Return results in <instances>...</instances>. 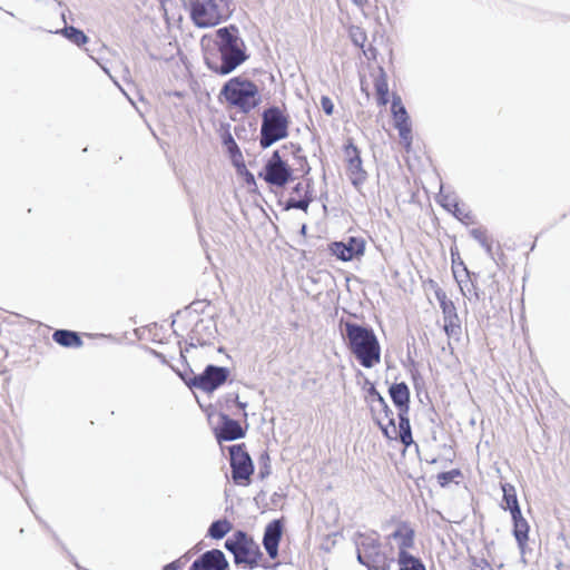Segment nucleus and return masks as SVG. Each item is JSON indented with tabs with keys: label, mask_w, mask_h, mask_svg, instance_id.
<instances>
[{
	"label": "nucleus",
	"mask_w": 570,
	"mask_h": 570,
	"mask_svg": "<svg viewBox=\"0 0 570 570\" xmlns=\"http://www.w3.org/2000/svg\"><path fill=\"white\" fill-rule=\"evenodd\" d=\"M347 345L357 362L365 368L381 363V345L372 328L346 322Z\"/></svg>",
	"instance_id": "nucleus-1"
},
{
	"label": "nucleus",
	"mask_w": 570,
	"mask_h": 570,
	"mask_svg": "<svg viewBox=\"0 0 570 570\" xmlns=\"http://www.w3.org/2000/svg\"><path fill=\"white\" fill-rule=\"evenodd\" d=\"M219 96L227 108L244 115L252 112L262 102L258 86L244 76H236L227 80L222 87Z\"/></svg>",
	"instance_id": "nucleus-2"
},
{
	"label": "nucleus",
	"mask_w": 570,
	"mask_h": 570,
	"mask_svg": "<svg viewBox=\"0 0 570 570\" xmlns=\"http://www.w3.org/2000/svg\"><path fill=\"white\" fill-rule=\"evenodd\" d=\"M235 26L224 27L216 31L222 63L215 68L220 75H227L246 60L245 52L239 47V38Z\"/></svg>",
	"instance_id": "nucleus-3"
},
{
	"label": "nucleus",
	"mask_w": 570,
	"mask_h": 570,
	"mask_svg": "<svg viewBox=\"0 0 570 570\" xmlns=\"http://www.w3.org/2000/svg\"><path fill=\"white\" fill-rule=\"evenodd\" d=\"M289 124L291 118L285 107L271 106L266 108L262 115L261 146L267 148L276 141L285 139L288 136Z\"/></svg>",
	"instance_id": "nucleus-4"
},
{
	"label": "nucleus",
	"mask_w": 570,
	"mask_h": 570,
	"mask_svg": "<svg viewBox=\"0 0 570 570\" xmlns=\"http://www.w3.org/2000/svg\"><path fill=\"white\" fill-rule=\"evenodd\" d=\"M225 548L233 553L236 564L255 569L263 566V552L259 544L244 531H236L225 541Z\"/></svg>",
	"instance_id": "nucleus-5"
},
{
	"label": "nucleus",
	"mask_w": 570,
	"mask_h": 570,
	"mask_svg": "<svg viewBox=\"0 0 570 570\" xmlns=\"http://www.w3.org/2000/svg\"><path fill=\"white\" fill-rule=\"evenodd\" d=\"M229 3L230 0H195L190 18L199 28L214 27L229 17Z\"/></svg>",
	"instance_id": "nucleus-6"
},
{
	"label": "nucleus",
	"mask_w": 570,
	"mask_h": 570,
	"mask_svg": "<svg viewBox=\"0 0 570 570\" xmlns=\"http://www.w3.org/2000/svg\"><path fill=\"white\" fill-rule=\"evenodd\" d=\"M357 560L370 570H390L394 558L371 535H362L357 546Z\"/></svg>",
	"instance_id": "nucleus-7"
},
{
	"label": "nucleus",
	"mask_w": 570,
	"mask_h": 570,
	"mask_svg": "<svg viewBox=\"0 0 570 570\" xmlns=\"http://www.w3.org/2000/svg\"><path fill=\"white\" fill-rule=\"evenodd\" d=\"M390 396L397 409L400 419V440L405 445L412 444V432L409 419L410 412V389L404 383H394L389 389Z\"/></svg>",
	"instance_id": "nucleus-8"
},
{
	"label": "nucleus",
	"mask_w": 570,
	"mask_h": 570,
	"mask_svg": "<svg viewBox=\"0 0 570 570\" xmlns=\"http://www.w3.org/2000/svg\"><path fill=\"white\" fill-rule=\"evenodd\" d=\"M229 455L234 483L243 487L249 485L254 473V464L246 451L245 444L232 445L229 448Z\"/></svg>",
	"instance_id": "nucleus-9"
},
{
	"label": "nucleus",
	"mask_w": 570,
	"mask_h": 570,
	"mask_svg": "<svg viewBox=\"0 0 570 570\" xmlns=\"http://www.w3.org/2000/svg\"><path fill=\"white\" fill-rule=\"evenodd\" d=\"M371 411L385 436L389 439L400 438V429H396L392 410L374 389L372 390Z\"/></svg>",
	"instance_id": "nucleus-10"
},
{
	"label": "nucleus",
	"mask_w": 570,
	"mask_h": 570,
	"mask_svg": "<svg viewBox=\"0 0 570 570\" xmlns=\"http://www.w3.org/2000/svg\"><path fill=\"white\" fill-rule=\"evenodd\" d=\"M361 89L366 97H370L373 89L379 106L385 107L390 100L387 76L382 67L371 69L368 75L361 79Z\"/></svg>",
	"instance_id": "nucleus-11"
},
{
	"label": "nucleus",
	"mask_w": 570,
	"mask_h": 570,
	"mask_svg": "<svg viewBox=\"0 0 570 570\" xmlns=\"http://www.w3.org/2000/svg\"><path fill=\"white\" fill-rule=\"evenodd\" d=\"M228 377V370L208 365L202 374L193 375L186 383L194 389L210 393L223 385Z\"/></svg>",
	"instance_id": "nucleus-12"
},
{
	"label": "nucleus",
	"mask_w": 570,
	"mask_h": 570,
	"mask_svg": "<svg viewBox=\"0 0 570 570\" xmlns=\"http://www.w3.org/2000/svg\"><path fill=\"white\" fill-rule=\"evenodd\" d=\"M269 185L283 187L292 177V168L284 161L276 150L265 165L264 173L259 174Z\"/></svg>",
	"instance_id": "nucleus-13"
},
{
	"label": "nucleus",
	"mask_w": 570,
	"mask_h": 570,
	"mask_svg": "<svg viewBox=\"0 0 570 570\" xmlns=\"http://www.w3.org/2000/svg\"><path fill=\"white\" fill-rule=\"evenodd\" d=\"M391 111L393 115L394 126L399 130L400 142L405 151L410 153L413 140L412 128L409 115L400 96H393Z\"/></svg>",
	"instance_id": "nucleus-14"
},
{
	"label": "nucleus",
	"mask_w": 570,
	"mask_h": 570,
	"mask_svg": "<svg viewBox=\"0 0 570 570\" xmlns=\"http://www.w3.org/2000/svg\"><path fill=\"white\" fill-rule=\"evenodd\" d=\"M366 242L363 237L351 236L346 242H333L330 249L342 262L361 258L365 253Z\"/></svg>",
	"instance_id": "nucleus-15"
},
{
	"label": "nucleus",
	"mask_w": 570,
	"mask_h": 570,
	"mask_svg": "<svg viewBox=\"0 0 570 570\" xmlns=\"http://www.w3.org/2000/svg\"><path fill=\"white\" fill-rule=\"evenodd\" d=\"M344 154L347 176L355 187H360L366 180L367 174L363 169L360 150L351 139L344 146Z\"/></svg>",
	"instance_id": "nucleus-16"
},
{
	"label": "nucleus",
	"mask_w": 570,
	"mask_h": 570,
	"mask_svg": "<svg viewBox=\"0 0 570 570\" xmlns=\"http://www.w3.org/2000/svg\"><path fill=\"white\" fill-rule=\"evenodd\" d=\"M439 204L446 212L451 213L458 220L464 225L474 224V215L472 212L462 204L459 198L453 194H440Z\"/></svg>",
	"instance_id": "nucleus-17"
},
{
	"label": "nucleus",
	"mask_w": 570,
	"mask_h": 570,
	"mask_svg": "<svg viewBox=\"0 0 570 570\" xmlns=\"http://www.w3.org/2000/svg\"><path fill=\"white\" fill-rule=\"evenodd\" d=\"M227 568L228 561L225 554L218 549H213L196 559L188 570H226Z\"/></svg>",
	"instance_id": "nucleus-18"
},
{
	"label": "nucleus",
	"mask_w": 570,
	"mask_h": 570,
	"mask_svg": "<svg viewBox=\"0 0 570 570\" xmlns=\"http://www.w3.org/2000/svg\"><path fill=\"white\" fill-rule=\"evenodd\" d=\"M415 539V531L412 525L406 521H399L394 531L387 535V540L396 542L399 553L409 552L413 548Z\"/></svg>",
	"instance_id": "nucleus-19"
},
{
	"label": "nucleus",
	"mask_w": 570,
	"mask_h": 570,
	"mask_svg": "<svg viewBox=\"0 0 570 570\" xmlns=\"http://www.w3.org/2000/svg\"><path fill=\"white\" fill-rule=\"evenodd\" d=\"M451 268L453 277L456 281L462 294H464V287L471 282L470 272L460 256L458 248H451Z\"/></svg>",
	"instance_id": "nucleus-20"
},
{
	"label": "nucleus",
	"mask_w": 570,
	"mask_h": 570,
	"mask_svg": "<svg viewBox=\"0 0 570 570\" xmlns=\"http://www.w3.org/2000/svg\"><path fill=\"white\" fill-rule=\"evenodd\" d=\"M313 198L311 195V190L307 185H303L298 183L293 191L291 197L287 200V208L301 209L303 212H307L309 204Z\"/></svg>",
	"instance_id": "nucleus-21"
},
{
	"label": "nucleus",
	"mask_w": 570,
	"mask_h": 570,
	"mask_svg": "<svg viewBox=\"0 0 570 570\" xmlns=\"http://www.w3.org/2000/svg\"><path fill=\"white\" fill-rule=\"evenodd\" d=\"M244 435L245 431L237 421L229 419L227 415L222 416V425L216 433L219 441H233L240 439Z\"/></svg>",
	"instance_id": "nucleus-22"
},
{
	"label": "nucleus",
	"mask_w": 570,
	"mask_h": 570,
	"mask_svg": "<svg viewBox=\"0 0 570 570\" xmlns=\"http://www.w3.org/2000/svg\"><path fill=\"white\" fill-rule=\"evenodd\" d=\"M282 537V529L278 521L269 523L265 530L263 543L272 559H275L278 553V544Z\"/></svg>",
	"instance_id": "nucleus-23"
},
{
	"label": "nucleus",
	"mask_w": 570,
	"mask_h": 570,
	"mask_svg": "<svg viewBox=\"0 0 570 570\" xmlns=\"http://www.w3.org/2000/svg\"><path fill=\"white\" fill-rule=\"evenodd\" d=\"M195 318L196 316L190 312H178L171 322L174 333L179 337L188 336L190 326L195 323Z\"/></svg>",
	"instance_id": "nucleus-24"
},
{
	"label": "nucleus",
	"mask_w": 570,
	"mask_h": 570,
	"mask_svg": "<svg viewBox=\"0 0 570 570\" xmlns=\"http://www.w3.org/2000/svg\"><path fill=\"white\" fill-rule=\"evenodd\" d=\"M513 520V535L521 549H523L529 540V523L528 521L522 517V513L519 512V514H511Z\"/></svg>",
	"instance_id": "nucleus-25"
},
{
	"label": "nucleus",
	"mask_w": 570,
	"mask_h": 570,
	"mask_svg": "<svg viewBox=\"0 0 570 570\" xmlns=\"http://www.w3.org/2000/svg\"><path fill=\"white\" fill-rule=\"evenodd\" d=\"M52 340L63 347H80L82 340L77 332L69 330H57L52 334Z\"/></svg>",
	"instance_id": "nucleus-26"
},
{
	"label": "nucleus",
	"mask_w": 570,
	"mask_h": 570,
	"mask_svg": "<svg viewBox=\"0 0 570 570\" xmlns=\"http://www.w3.org/2000/svg\"><path fill=\"white\" fill-rule=\"evenodd\" d=\"M503 499L501 503V508L503 510H509L511 514H519L521 509L519 507L517 492L513 485L509 483L502 484Z\"/></svg>",
	"instance_id": "nucleus-27"
},
{
	"label": "nucleus",
	"mask_w": 570,
	"mask_h": 570,
	"mask_svg": "<svg viewBox=\"0 0 570 570\" xmlns=\"http://www.w3.org/2000/svg\"><path fill=\"white\" fill-rule=\"evenodd\" d=\"M443 330L449 338L458 340L460 337L462 326L458 312L443 316Z\"/></svg>",
	"instance_id": "nucleus-28"
},
{
	"label": "nucleus",
	"mask_w": 570,
	"mask_h": 570,
	"mask_svg": "<svg viewBox=\"0 0 570 570\" xmlns=\"http://www.w3.org/2000/svg\"><path fill=\"white\" fill-rule=\"evenodd\" d=\"M232 529L233 524L227 519L216 520L210 524L208 535L213 539L219 540L230 532Z\"/></svg>",
	"instance_id": "nucleus-29"
},
{
	"label": "nucleus",
	"mask_w": 570,
	"mask_h": 570,
	"mask_svg": "<svg viewBox=\"0 0 570 570\" xmlns=\"http://www.w3.org/2000/svg\"><path fill=\"white\" fill-rule=\"evenodd\" d=\"M397 562L399 570H425L423 562L409 552L399 553Z\"/></svg>",
	"instance_id": "nucleus-30"
},
{
	"label": "nucleus",
	"mask_w": 570,
	"mask_h": 570,
	"mask_svg": "<svg viewBox=\"0 0 570 570\" xmlns=\"http://www.w3.org/2000/svg\"><path fill=\"white\" fill-rule=\"evenodd\" d=\"M463 479V473L460 469H452L446 472H441L436 475L438 484L441 488L448 487L450 483H459Z\"/></svg>",
	"instance_id": "nucleus-31"
},
{
	"label": "nucleus",
	"mask_w": 570,
	"mask_h": 570,
	"mask_svg": "<svg viewBox=\"0 0 570 570\" xmlns=\"http://www.w3.org/2000/svg\"><path fill=\"white\" fill-rule=\"evenodd\" d=\"M435 297L440 304L443 316L456 313V307L453 301L448 297L446 293L442 288L438 287L435 289Z\"/></svg>",
	"instance_id": "nucleus-32"
},
{
	"label": "nucleus",
	"mask_w": 570,
	"mask_h": 570,
	"mask_svg": "<svg viewBox=\"0 0 570 570\" xmlns=\"http://www.w3.org/2000/svg\"><path fill=\"white\" fill-rule=\"evenodd\" d=\"M470 234L488 252L492 249V238L485 228H473Z\"/></svg>",
	"instance_id": "nucleus-33"
},
{
	"label": "nucleus",
	"mask_w": 570,
	"mask_h": 570,
	"mask_svg": "<svg viewBox=\"0 0 570 570\" xmlns=\"http://www.w3.org/2000/svg\"><path fill=\"white\" fill-rule=\"evenodd\" d=\"M65 32L68 39H70L77 46H82L88 40L87 36L81 30L76 29L73 27L66 28Z\"/></svg>",
	"instance_id": "nucleus-34"
},
{
	"label": "nucleus",
	"mask_w": 570,
	"mask_h": 570,
	"mask_svg": "<svg viewBox=\"0 0 570 570\" xmlns=\"http://www.w3.org/2000/svg\"><path fill=\"white\" fill-rule=\"evenodd\" d=\"M223 142L227 149V151L230 154L232 157H242L240 149L233 138V136L229 132H226L223 137Z\"/></svg>",
	"instance_id": "nucleus-35"
},
{
	"label": "nucleus",
	"mask_w": 570,
	"mask_h": 570,
	"mask_svg": "<svg viewBox=\"0 0 570 570\" xmlns=\"http://www.w3.org/2000/svg\"><path fill=\"white\" fill-rule=\"evenodd\" d=\"M350 35H351V38H352L353 42L357 47L362 48L364 46V42L366 41V35H365L364 31L361 30V28L352 27L350 29Z\"/></svg>",
	"instance_id": "nucleus-36"
},
{
	"label": "nucleus",
	"mask_w": 570,
	"mask_h": 570,
	"mask_svg": "<svg viewBox=\"0 0 570 570\" xmlns=\"http://www.w3.org/2000/svg\"><path fill=\"white\" fill-rule=\"evenodd\" d=\"M321 107L323 109V111L327 115V116H332L333 112H334V104L332 101V99L327 96H322L321 97Z\"/></svg>",
	"instance_id": "nucleus-37"
},
{
	"label": "nucleus",
	"mask_w": 570,
	"mask_h": 570,
	"mask_svg": "<svg viewBox=\"0 0 570 570\" xmlns=\"http://www.w3.org/2000/svg\"><path fill=\"white\" fill-rule=\"evenodd\" d=\"M187 562V559L185 557H180L177 560L166 564L164 567V570H179L181 569Z\"/></svg>",
	"instance_id": "nucleus-38"
},
{
	"label": "nucleus",
	"mask_w": 570,
	"mask_h": 570,
	"mask_svg": "<svg viewBox=\"0 0 570 570\" xmlns=\"http://www.w3.org/2000/svg\"><path fill=\"white\" fill-rule=\"evenodd\" d=\"M43 541L47 542V543L52 542L56 546H60V541H59L58 537L55 533L50 532V531L45 533Z\"/></svg>",
	"instance_id": "nucleus-39"
},
{
	"label": "nucleus",
	"mask_w": 570,
	"mask_h": 570,
	"mask_svg": "<svg viewBox=\"0 0 570 570\" xmlns=\"http://www.w3.org/2000/svg\"><path fill=\"white\" fill-rule=\"evenodd\" d=\"M246 181L248 184H255V178H254L253 174H250L249 171L246 173Z\"/></svg>",
	"instance_id": "nucleus-40"
},
{
	"label": "nucleus",
	"mask_w": 570,
	"mask_h": 570,
	"mask_svg": "<svg viewBox=\"0 0 570 570\" xmlns=\"http://www.w3.org/2000/svg\"><path fill=\"white\" fill-rule=\"evenodd\" d=\"M354 3H356L357 6H363L364 3H366L367 0H352Z\"/></svg>",
	"instance_id": "nucleus-41"
}]
</instances>
